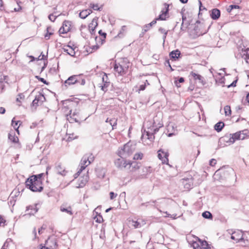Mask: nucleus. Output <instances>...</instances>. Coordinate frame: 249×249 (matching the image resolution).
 Instances as JSON below:
<instances>
[{"instance_id": "f257e3e1", "label": "nucleus", "mask_w": 249, "mask_h": 249, "mask_svg": "<svg viewBox=\"0 0 249 249\" xmlns=\"http://www.w3.org/2000/svg\"><path fill=\"white\" fill-rule=\"evenodd\" d=\"M144 125L147 130L145 129L141 137V140L144 144H150L155 139L154 134L159 130V128L163 126V124L160 121L157 124L156 119L154 118L153 121H147L144 124Z\"/></svg>"}, {"instance_id": "f03ea898", "label": "nucleus", "mask_w": 249, "mask_h": 249, "mask_svg": "<svg viewBox=\"0 0 249 249\" xmlns=\"http://www.w3.org/2000/svg\"><path fill=\"white\" fill-rule=\"evenodd\" d=\"M26 186L34 192H41L43 189L42 180L36 179V176H31L26 181Z\"/></svg>"}, {"instance_id": "7ed1b4c3", "label": "nucleus", "mask_w": 249, "mask_h": 249, "mask_svg": "<svg viewBox=\"0 0 249 249\" xmlns=\"http://www.w3.org/2000/svg\"><path fill=\"white\" fill-rule=\"evenodd\" d=\"M134 150V146L130 144L129 143H127L124 146L123 148L119 151L118 155L127 158L132 154Z\"/></svg>"}, {"instance_id": "20e7f679", "label": "nucleus", "mask_w": 249, "mask_h": 249, "mask_svg": "<svg viewBox=\"0 0 249 249\" xmlns=\"http://www.w3.org/2000/svg\"><path fill=\"white\" fill-rule=\"evenodd\" d=\"M120 157H121L120 158H118L114 161V164L116 167L122 169L124 168H126L127 165H129V168L133 166L132 163H127L126 160H124V159H125V158L122 157V156Z\"/></svg>"}, {"instance_id": "39448f33", "label": "nucleus", "mask_w": 249, "mask_h": 249, "mask_svg": "<svg viewBox=\"0 0 249 249\" xmlns=\"http://www.w3.org/2000/svg\"><path fill=\"white\" fill-rule=\"evenodd\" d=\"M102 79V83L99 84V87L101 88L102 90L106 92L110 84V82L109 81L107 75L106 73H104Z\"/></svg>"}, {"instance_id": "423d86ee", "label": "nucleus", "mask_w": 249, "mask_h": 249, "mask_svg": "<svg viewBox=\"0 0 249 249\" xmlns=\"http://www.w3.org/2000/svg\"><path fill=\"white\" fill-rule=\"evenodd\" d=\"M122 63H124V62ZM128 67V66H124L123 64H120V63H115L114 65V69L118 73V75H123L125 74Z\"/></svg>"}, {"instance_id": "0eeeda50", "label": "nucleus", "mask_w": 249, "mask_h": 249, "mask_svg": "<svg viewBox=\"0 0 249 249\" xmlns=\"http://www.w3.org/2000/svg\"><path fill=\"white\" fill-rule=\"evenodd\" d=\"M237 57L243 58L246 63L249 65V48H248L245 50L242 49L237 54Z\"/></svg>"}, {"instance_id": "6e6552de", "label": "nucleus", "mask_w": 249, "mask_h": 249, "mask_svg": "<svg viewBox=\"0 0 249 249\" xmlns=\"http://www.w3.org/2000/svg\"><path fill=\"white\" fill-rule=\"evenodd\" d=\"M169 154L167 152H164L162 149H160L158 151V157L159 159L161 160L162 163L167 164L168 163Z\"/></svg>"}, {"instance_id": "1a4fd4ad", "label": "nucleus", "mask_w": 249, "mask_h": 249, "mask_svg": "<svg viewBox=\"0 0 249 249\" xmlns=\"http://www.w3.org/2000/svg\"><path fill=\"white\" fill-rule=\"evenodd\" d=\"M91 163L90 160H89L87 156H84L81 159L80 162V169L77 172L78 174H80L81 172L85 169V168Z\"/></svg>"}, {"instance_id": "9d476101", "label": "nucleus", "mask_w": 249, "mask_h": 249, "mask_svg": "<svg viewBox=\"0 0 249 249\" xmlns=\"http://www.w3.org/2000/svg\"><path fill=\"white\" fill-rule=\"evenodd\" d=\"M71 27V22L68 20H65L63 23L62 26L59 29V34H65L70 31Z\"/></svg>"}, {"instance_id": "9b49d317", "label": "nucleus", "mask_w": 249, "mask_h": 249, "mask_svg": "<svg viewBox=\"0 0 249 249\" xmlns=\"http://www.w3.org/2000/svg\"><path fill=\"white\" fill-rule=\"evenodd\" d=\"M80 82V77L79 76L74 75L70 76L67 80L65 81V86L71 85Z\"/></svg>"}, {"instance_id": "f8f14e48", "label": "nucleus", "mask_w": 249, "mask_h": 249, "mask_svg": "<svg viewBox=\"0 0 249 249\" xmlns=\"http://www.w3.org/2000/svg\"><path fill=\"white\" fill-rule=\"evenodd\" d=\"M181 182L184 188L187 189H190L193 185V179L192 177L184 178L181 179Z\"/></svg>"}, {"instance_id": "ddd939ff", "label": "nucleus", "mask_w": 249, "mask_h": 249, "mask_svg": "<svg viewBox=\"0 0 249 249\" xmlns=\"http://www.w3.org/2000/svg\"><path fill=\"white\" fill-rule=\"evenodd\" d=\"M231 239L235 240L237 243L243 240L244 239L242 231L238 230L232 232L231 236Z\"/></svg>"}, {"instance_id": "4468645a", "label": "nucleus", "mask_w": 249, "mask_h": 249, "mask_svg": "<svg viewBox=\"0 0 249 249\" xmlns=\"http://www.w3.org/2000/svg\"><path fill=\"white\" fill-rule=\"evenodd\" d=\"M129 224L135 228H140L145 224L144 220L142 219H138L136 220H132L129 221Z\"/></svg>"}, {"instance_id": "2eb2a0df", "label": "nucleus", "mask_w": 249, "mask_h": 249, "mask_svg": "<svg viewBox=\"0 0 249 249\" xmlns=\"http://www.w3.org/2000/svg\"><path fill=\"white\" fill-rule=\"evenodd\" d=\"M165 9L161 11V13L159 15V17L157 18L158 20H163L166 19V17L169 11V5L166 3L164 4Z\"/></svg>"}, {"instance_id": "dca6fc26", "label": "nucleus", "mask_w": 249, "mask_h": 249, "mask_svg": "<svg viewBox=\"0 0 249 249\" xmlns=\"http://www.w3.org/2000/svg\"><path fill=\"white\" fill-rule=\"evenodd\" d=\"M70 113L69 115H67V119L70 123H72L73 122H77L78 120L76 117L77 116L78 112L76 111H74L72 114L71 113V110L70 111Z\"/></svg>"}, {"instance_id": "f3484780", "label": "nucleus", "mask_w": 249, "mask_h": 249, "mask_svg": "<svg viewBox=\"0 0 249 249\" xmlns=\"http://www.w3.org/2000/svg\"><path fill=\"white\" fill-rule=\"evenodd\" d=\"M245 138V136L241 137V132L239 131L232 134L231 137L230 138V141L232 143H234L236 140H244Z\"/></svg>"}, {"instance_id": "a211bd4d", "label": "nucleus", "mask_w": 249, "mask_h": 249, "mask_svg": "<svg viewBox=\"0 0 249 249\" xmlns=\"http://www.w3.org/2000/svg\"><path fill=\"white\" fill-rule=\"evenodd\" d=\"M220 16V11L216 8L213 9L212 10L211 17L213 19H217Z\"/></svg>"}, {"instance_id": "6ab92c4d", "label": "nucleus", "mask_w": 249, "mask_h": 249, "mask_svg": "<svg viewBox=\"0 0 249 249\" xmlns=\"http://www.w3.org/2000/svg\"><path fill=\"white\" fill-rule=\"evenodd\" d=\"M37 205V204H35L33 205H29L26 207V211L31 210V212L29 213V214L34 215L37 212L38 209L36 207Z\"/></svg>"}, {"instance_id": "aec40b11", "label": "nucleus", "mask_w": 249, "mask_h": 249, "mask_svg": "<svg viewBox=\"0 0 249 249\" xmlns=\"http://www.w3.org/2000/svg\"><path fill=\"white\" fill-rule=\"evenodd\" d=\"M191 75L193 77L195 80H198L199 83H202L203 85H204L205 83L204 82V78L200 75L197 74L193 71L191 72Z\"/></svg>"}, {"instance_id": "412c9836", "label": "nucleus", "mask_w": 249, "mask_h": 249, "mask_svg": "<svg viewBox=\"0 0 249 249\" xmlns=\"http://www.w3.org/2000/svg\"><path fill=\"white\" fill-rule=\"evenodd\" d=\"M55 168L57 174L61 175L62 176L66 175L67 171L65 170V168H64L62 166V165L60 164H58L57 165H56Z\"/></svg>"}, {"instance_id": "4be33fe9", "label": "nucleus", "mask_w": 249, "mask_h": 249, "mask_svg": "<svg viewBox=\"0 0 249 249\" xmlns=\"http://www.w3.org/2000/svg\"><path fill=\"white\" fill-rule=\"evenodd\" d=\"M182 22L181 23V30H184L190 24V23L187 20L186 17L183 14H182Z\"/></svg>"}, {"instance_id": "5701e85b", "label": "nucleus", "mask_w": 249, "mask_h": 249, "mask_svg": "<svg viewBox=\"0 0 249 249\" xmlns=\"http://www.w3.org/2000/svg\"><path fill=\"white\" fill-rule=\"evenodd\" d=\"M153 202L156 204L157 208L161 207L160 204L164 205L167 203V200L164 198H160L156 200L153 201Z\"/></svg>"}, {"instance_id": "b1692460", "label": "nucleus", "mask_w": 249, "mask_h": 249, "mask_svg": "<svg viewBox=\"0 0 249 249\" xmlns=\"http://www.w3.org/2000/svg\"><path fill=\"white\" fill-rule=\"evenodd\" d=\"M180 55V52L178 50L173 51L169 54L170 57L171 58L174 59L175 60L178 59Z\"/></svg>"}, {"instance_id": "393cba45", "label": "nucleus", "mask_w": 249, "mask_h": 249, "mask_svg": "<svg viewBox=\"0 0 249 249\" xmlns=\"http://www.w3.org/2000/svg\"><path fill=\"white\" fill-rule=\"evenodd\" d=\"M98 25L97 20L95 18H93L91 23L89 25V29L91 34L94 32L95 28Z\"/></svg>"}, {"instance_id": "a878e982", "label": "nucleus", "mask_w": 249, "mask_h": 249, "mask_svg": "<svg viewBox=\"0 0 249 249\" xmlns=\"http://www.w3.org/2000/svg\"><path fill=\"white\" fill-rule=\"evenodd\" d=\"M91 10L89 9H87L83 10L79 13V17L83 19H85L87 18L91 12Z\"/></svg>"}, {"instance_id": "bb28decb", "label": "nucleus", "mask_w": 249, "mask_h": 249, "mask_svg": "<svg viewBox=\"0 0 249 249\" xmlns=\"http://www.w3.org/2000/svg\"><path fill=\"white\" fill-rule=\"evenodd\" d=\"M89 179V177L87 176L82 177L81 178H80V183L79 184L78 187L81 188L84 187L86 183L88 182Z\"/></svg>"}, {"instance_id": "cd10ccee", "label": "nucleus", "mask_w": 249, "mask_h": 249, "mask_svg": "<svg viewBox=\"0 0 249 249\" xmlns=\"http://www.w3.org/2000/svg\"><path fill=\"white\" fill-rule=\"evenodd\" d=\"M67 47L70 48V49H68L66 48H64V51L65 52H66L70 55L71 56H74L75 54L74 49L69 45H68Z\"/></svg>"}, {"instance_id": "c85d7f7f", "label": "nucleus", "mask_w": 249, "mask_h": 249, "mask_svg": "<svg viewBox=\"0 0 249 249\" xmlns=\"http://www.w3.org/2000/svg\"><path fill=\"white\" fill-rule=\"evenodd\" d=\"M224 126V123L222 122H219L216 123L214 125V129L217 132H220L222 130V128Z\"/></svg>"}, {"instance_id": "c756f323", "label": "nucleus", "mask_w": 249, "mask_h": 249, "mask_svg": "<svg viewBox=\"0 0 249 249\" xmlns=\"http://www.w3.org/2000/svg\"><path fill=\"white\" fill-rule=\"evenodd\" d=\"M47 33L45 35V38L46 39L48 40L50 38V36L52 35H53V31L52 30V28L51 27H48L46 29Z\"/></svg>"}, {"instance_id": "7c9ffc66", "label": "nucleus", "mask_w": 249, "mask_h": 249, "mask_svg": "<svg viewBox=\"0 0 249 249\" xmlns=\"http://www.w3.org/2000/svg\"><path fill=\"white\" fill-rule=\"evenodd\" d=\"M60 211L62 212H66L70 215H72L73 213L71 211V209L70 207H68V208H65L64 207L61 206L60 207Z\"/></svg>"}, {"instance_id": "2f4dec72", "label": "nucleus", "mask_w": 249, "mask_h": 249, "mask_svg": "<svg viewBox=\"0 0 249 249\" xmlns=\"http://www.w3.org/2000/svg\"><path fill=\"white\" fill-rule=\"evenodd\" d=\"M239 6L238 5H231L229 6V7L227 8V11L228 12L230 13L233 10H237L238 11L239 9Z\"/></svg>"}, {"instance_id": "473e14b6", "label": "nucleus", "mask_w": 249, "mask_h": 249, "mask_svg": "<svg viewBox=\"0 0 249 249\" xmlns=\"http://www.w3.org/2000/svg\"><path fill=\"white\" fill-rule=\"evenodd\" d=\"M117 123V119L116 118L110 119L109 120V124L112 126V129L115 128V126H116Z\"/></svg>"}, {"instance_id": "72a5a7b5", "label": "nucleus", "mask_w": 249, "mask_h": 249, "mask_svg": "<svg viewBox=\"0 0 249 249\" xmlns=\"http://www.w3.org/2000/svg\"><path fill=\"white\" fill-rule=\"evenodd\" d=\"M202 215L204 218L207 219H212L213 218L212 213L208 211L203 213Z\"/></svg>"}, {"instance_id": "f704fd0d", "label": "nucleus", "mask_w": 249, "mask_h": 249, "mask_svg": "<svg viewBox=\"0 0 249 249\" xmlns=\"http://www.w3.org/2000/svg\"><path fill=\"white\" fill-rule=\"evenodd\" d=\"M37 99H38V101H39L40 105L45 101V97L44 95L41 93H39L37 95Z\"/></svg>"}, {"instance_id": "c9c22d12", "label": "nucleus", "mask_w": 249, "mask_h": 249, "mask_svg": "<svg viewBox=\"0 0 249 249\" xmlns=\"http://www.w3.org/2000/svg\"><path fill=\"white\" fill-rule=\"evenodd\" d=\"M8 138L11 141H12V142H13L14 143L17 142L18 141V139L17 136H15V135H13L11 134H9Z\"/></svg>"}, {"instance_id": "e433bc0d", "label": "nucleus", "mask_w": 249, "mask_h": 249, "mask_svg": "<svg viewBox=\"0 0 249 249\" xmlns=\"http://www.w3.org/2000/svg\"><path fill=\"white\" fill-rule=\"evenodd\" d=\"M199 241L200 242L201 247L199 248H201L203 249H206L208 246V244L206 241H201L200 239H199Z\"/></svg>"}, {"instance_id": "4c0bfd02", "label": "nucleus", "mask_w": 249, "mask_h": 249, "mask_svg": "<svg viewBox=\"0 0 249 249\" xmlns=\"http://www.w3.org/2000/svg\"><path fill=\"white\" fill-rule=\"evenodd\" d=\"M224 110L226 116H229L231 114V107L229 106H226L224 107Z\"/></svg>"}, {"instance_id": "58836bf2", "label": "nucleus", "mask_w": 249, "mask_h": 249, "mask_svg": "<svg viewBox=\"0 0 249 249\" xmlns=\"http://www.w3.org/2000/svg\"><path fill=\"white\" fill-rule=\"evenodd\" d=\"M143 157V154L142 153H136L133 157V159L135 160H142Z\"/></svg>"}, {"instance_id": "ea45409f", "label": "nucleus", "mask_w": 249, "mask_h": 249, "mask_svg": "<svg viewBox=\"0 0 249 249\" xmlns=\"http://www.w3.org/2000/svg\"><path fill=\"white\" fill-rule=\"evenodd\" d=\"M53 244V246H51L50 247L42 246L41 249H55L56 247V242L55 241H51Z\"/></svg>"}, {"instance_id": "a19ab883", "label": "nucleus", "mask_w": 249, "mask_h": 249, "mask_svg": "<svg viewBox=\"0 0 249 249\" xmlns=\"http://www.w3.org/2000/svg\"><path fill=\"white\" fill-rule=\"evenodd\" d=\"M184 81V79L183 77H179L178 80L175 81V84L177 87H180V83H183Z\"/></svg>"}, {"instance_id": "79ce46f5", "label": "nucleus", "mask_w": 249, "mask_h": 249, "mask_svg": "<svg viewBox=\"0 0 249 249\" xmlns=\"http://www.w3.org/2000/svg\"><path fill=\"white\" fill-rule=\"evenodd\" d=\"M69 137L67 139V141H72L73 140H74L75 139H76L77 138L78 136L77 135H75L74 133H71V134H69Z\"/></svg>"}, {"instance_id": "37998d69", "label": "nucleus", "mask_w": 249, "mask_h": 249, "mask_svg": "<svg viewBox=\"0 0 249 249\" xmlns=\"http://www.w3.org/2000/svg\"><path fill=\"white\" fill-rule=\"evenodd\" d=\"M90 7L93 9L94 10L101 11L102 9V6L99 7L98 4H90Z\"/></svg>"}, {"instance_id": "c03bdc74", "label": "nucleus", "mask_w": 249, "mask_h": 249, "mask_svg": "<svg viewBox=\"0 0 249 249\" xmlns=\"http://www.w3.org/2000/svg\"><path fill=\"white\" fill-rule=\"evenodd\" d=\"M40 104L39 101L37 99V95L36 96L35 99L33 101L32 105L36 107L38 106Z\"/></svg>"}, {"instance_id": "a18cd8bd", "label": "nucleus", "mask_w": 249, "mask_h": 249, "mask_svg": "<svg viewBox=\"0 0 249 249\" xmlns=\"http://www.w3.org/2000/svg\"><path fill=\"white\" fill-rule=\"evenodd\" d=\"M94 219L95 220L96 222H97L98 223H101L103 221V218L101 215H96L94 217Z\"/></svg>"}, {"instance_id": "49530a36", "label": "nucleus", "mask_w": 249, "mask_h": 249, "mask_svg": "<svg viewBox=\"0 0 249 249\" xmlns=\"http://www.w3.org/2000/svg\"><path fill=\"white\" fill-rule=\"evenodd\" d=\"M126 27L125 26H122L121 30L120 31V33L118 34V36L121 37L123 36V33L126 30Z\"/></svg>"}, {"instance_id": "de8ad7c7", "label": "nucleus", "mask_w": 249, "mask_h": 249, "mask_svg": "<svg viewBox=\"0 0 249 249\" xmlns=\"http://www.w3.org/2000/svg\"><path fill=\"white\" fill-rule=\"evenodd\" d=\"M143 172L146 173V174L151 172V167H145L142 169Z\"/></svg>"}, {"instance_id": "09e8293b", "label": "nucleus", "mask_w": 249, "mask_h": 249, "mask_svg": "<svg viewBox=\"0 0 249 249\" xmlns=\"http://www.w3.org/2000/svg\"><path fill=\"white\" fill-rule=\"evenodd\" d=\"M56 17V16H54L53 14H52L49 16L48 18L51 21L53 22L55 20Z\"/></svg>"}, {"instance_id": "8fccbe9b", "label": "nucleus", "mask_w": 249, "mask_h": 249, "mask_svg": "<svg viewBox=\"0 0 249 249\" xmlns=\"http://www.w3.org/2000/svg\"><path fill=\"white\" fill-rule=\"evenodd\" d=\"M198 2L199 4V12L203 10H206V8L202 6V2H201V1L199 0ZM199 14H200V12L199 13Z\"/></svg>"}, {"instance_id": "3c124183", "label": "nucleus", "mask_w": 249, "mask_h": 249, "mask_svg": "<svg viewBox=\"0 0 249 249\" xmlns=\"http://www.w3.org/2000/svg\"><path fill=\"white\" fill-rule=\"evenodd\" d=\"M14 119H15V118H14L12 120V125L14 127H16L17 125H18V123L19 122V121H14Z\"/></svg>"}, {"instance_id": "603ef678", "label": "nucleus", "mask_w": 249, "mask_h": 249, "mask_svg": "<svg viewBox=\"0 0 249 249\" xmlns=\"http://www.w3.org/2000/svg\"><path fill=\"white\" fill-rule=\"evenodd\" d=\"M109 195H110V198L111 199H113L114 198H115L117 196V194H114L113 192H111L110 193H109Z\"/></svg>"}, {"instance_id": "864d4df0", "label": "nucleus", "mask_w": 249, "mask_h": 249, "mask_svg": "<svg viewBox=\"0 0 249 249\" xmlns=\"http://www.w3.org/2000/svg\"><path fill=\"white\" fill-rule=\"evenodd\" d=\"M216 163V160L215 159H212L210 161V165L213 166H214Z\"/></svg>"}, {"instance_id": "5fc2aeb1", "label": "nucleus", "mask_w": 249, "mask_h": 249, "mask_svg": "<svg viewBox=\"0 0 249 249\" xmlns=\"http://www.w3.org/2000/svg\"><path fill=\"white\" fill-rule=\"evenodd\" d=\"M150 28V27H149V25H146L142 29V31L143 32H146L149 30Z\"/></svg>"}, {"instance_id": "6e6d98bb", "label": "nucleus", "mask_w": 249, "mask_h": 249, "mask_svg": "<svg viewBox=\"0 0 249 249\" xmlns=\"http://www.w3.org/2000/svg\"><path fill=\"white\" fill-rule=\"evenodd\" d=\"M18 96V97L17 98V102H19L20 101L19 99H21L24 97V95L22 93L19 94Z\"/></svg>"}, {"instance_id": "4d7b16f0", "label": "nucleus", "mask_w": 249, "mask_h": 249, "mask_svg": "<svg viewBox=\"0 0 249 249\" xmlns=\"http://www.w3.org/2000/svg\"><path fill=\"white\" fill-rule=\"evenodd\" d=\"M43 175V174L41 173V174H39L37 175H33V176H36L37 179H38L40 180H41V178H42Z\"/></svg>"}, {"instance_id": "13d9d810", "label": "nucleus", "mask_w": 249, "mask_h": 249, "mask_svg": "<svg viewBox=\"0 0 249 249\" xmlns=\"http://www.w3.org/2000/svg\"><path fill=\"white\" fill-rule=\"evenodd\" d=\"M146 87V83H144V84L141 85L140 87L139 90H143L145 89Z\"/></svg>"}, {"instance_id": "bf43d9fd", "label": "nucleus", "mask_w": 249, "mask_h": 249, "mask_svg": "<svg viewBox=\"0 0 249 249\" xmlns=\"http://www.w3.org/2000/svg\"><path fill=\"white\" fill-rule=\"evenodd\" d=\"M157 20H158V19H157V18H156L154 20H153L151 22H150L149 24H148V25H149V27H151L152 25H153L156 23Z\"/></svg>"}, {"instance_id": "052dcab7", "label": "nucleus", "mask_w": 249, "mask_h": 249, "mask_svg": "<svg viewBox=\"0 0 249 249\" xmlns=\"http://www.w3.org/2000/svg\"><path fill=\"white\" fill-rule=\"evenodd\" d=\"M98 33H99V34L100 35H101V36H103L104 38H105V37H106V35H107L106 33L102 32V30H100V31H99V32H98Z\"/></svg>"}, {"instance_id": "680f3d73", "label": "nucleus", "mask_w": 249, "mask_h": 249, "mask_svg": "<svg viewBox=\"0 0 249 249\" xmlns=\"http://www.w3.org/2000/svg\"><path fill=\"white\" fill-rule=\"evenodd\" d=\"M5 112V109L4 107H0V114H4Z\"/></svg>"}, {"instance_id": "e2e57ef3", "label": "nucleus", "mask_w": 249, "mask_h": 249, "mask_svg": "<svg viewBox=\"0 0 249 249\" xmlns=\"http://www.w3.org/2000/svg\"><path fill=\"white\" fill-rule=\"evenodd\" d=\"M78 83H79L81 85H84L85 84V80L84 79H80V82H78Z\"/></svg>"}, {"instance_id": "0e129e2a", "label": "nucleus", "mask_w": 249, "mask_h": 249, "mask_svg": "<svg viewBox=\"0 0 249 249\" xmlns=\"http://www.w3.org/2000/svg\"><path fill=\"white\" fill-rule=\"evenodd\" d=\"M236 82L237 80L234 81L231 85L228 86V88H230L231 87H235L236 86Z\"/></svg>"}, {"instance_id": "69168bd1", "label": "nucleus", "mask_w": 249, "mask_h": 249, "mask_svg": "<svg viewBox=\"0 0 249 249\" xmlns=\"http://www.w3.org/2000/svg\"><path fill=\"white\" fill-rule=\"evenodd\" d=\"M46 229V226L44 227V226H42L40 229H39L38 230V233L39 234H41V231L43 230H45Z\"/></svg>"}, {"instance_id": "338daca9", "label": "nucleus", "mask_w": 249, "mask_h": 249, "mask_svg": "<svg viewBox=\"0 0 249 249\" xmlns=\"http://www.w3.org/2000/svg\"><path fill=\"white\" fill-rule=\"evenodd\" d=\"M167 33H168V31H165L164 33H163V36L162 37V38L163 39V41L164 42L165 41V39L166 37V36L167 35Z\"/></svg>"}, {"instance_id": "774afa93", "label": "nucleus", "mask_w": 249, "mask_h": 249, "mask_svg": "<svg viewBox=\"0 0 249 249\" xmlns=\"http://www.w3.org/2000/svg\"><path fill=\"white\" fill-rule=\"evenodd\" d=\"M45 57V55L43 54L42 53H41V55L39 56V57L37 58V59L42 60V59H44V58Z\"/></svg>"}]
</instances>
